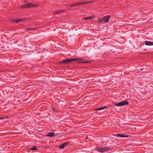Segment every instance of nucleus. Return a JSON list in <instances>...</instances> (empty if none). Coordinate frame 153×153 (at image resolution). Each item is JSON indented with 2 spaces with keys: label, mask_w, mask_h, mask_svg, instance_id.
I'll return each mask as SVG.
<instances>
[{
  "label": "nucleus",
  "mask_w": 153,
  "mask_h": 153,
  "mask_svg": "<svg viewBox=\"0 0 153 153\" xmlns=\"http://www.w3.org/2000/svg\"><path fill=\"white\" fill-rule=\"evenodd\" d=\"M110 16L107 15L103 17L102 18H99L98 21L99 22H104V23H107L108 22Z\"/></svg>",
  "instance_id": "obj_1"
},
{
  "label": "nucleus",
  "mask_w": 153,
  "mask_h": 153,
  "mask_svg": "<svg viewBox=\"0 0 153 153\" xmlns=\"http://www.w3.org/2000/svg\"><path fill=\"white\" fill-rule=\"evenodd\" d=\"M37 5L33 4L32 3H27L25 5L21 6V7L22 8L33 7L37 6Z\"/></svg>",
  "instance_id": "obj_2"
},
{
  "label": "nucleus",
  "mask_w": 153,
  "mask_h": 153,
  "mask_svg": "<svg viewBox=\"0 0 153 153\" xmlns=\"http://www.w3.org/2000/svg\"><path fill=\"white\" fill-rule=\"evenodd\" d=\"M81 60V59H67L64 60H62L61 62L63 63H69L71 62L76 61V60Z\"/></svg>",
  "instance_id": "obj_3"
},
{
  "label": "nucleus",
  "mask_w": 153,
  "mask_h": 153,
  "mask_svg": "<svg viewBox=\"0 0 153 153\" xmlns=\"http://www.w3.org/2000/svg\"><path fill=\"white\" fill-rule=\"evenodd\" d=\"M110 148L109 147H105L102 148H96V151L100 152H105L108 151L110 150Z\"/></svg>",
  "instance_id": "obj_4"
},
{
  "label": "nucleus",
  "mask_w": 153,
  "mask_h": 153,
  "mask_svg": "<svg viewBox=\"0 0 153 153\" xmlns=\"http://www.w3.org/2000/svg\"><path fill=\"white\" fill-rule=\"evenodd\" d=\"M128 102L126 101H123L117 103L115 105L117 106H120L128 104Z\"/></svg>",
  "instance_id": "obj_5"
},
{
  "label": "nucleus",
  "mask_w": 153,
  "mask_h": 153,
  "mask_svg": "<svg viewBox=\"0 0 153 153\" xmlns=\"http://www.w3.org/2000/svg\"><path fill=\"white\" fill-rule=\"evenodd\" d=\"M93 2L92 1H85V2H80V3H76V4H77V5H81V4H89V3H90L91 2Z\"/></svg>",
  "instance_id": "obj_6"
},
{
  "label": "nucleus",
  "mask_w": 153,
  "mask_h": 153,
  "mask_svg": "<svg viewBox=\"0 0 153 153\" xmlns=\"http://www.w3.org/2000/svg\"><path fill=\"white\" fill-rule=\"evenodd\" d=\"M145 44L146 45L148 46L153 45V42L148 41H145Z\"/></svg>",
  "instance_id": "obj_7"
},
{
  "label": "nucleus",
  "mask_w": 153,
  "mask_h": 153,
  "mask_svg": "<svg viewBox=\"0 0 153 153\" xmlns=\"http://www.w3.org/2000/svg\"><path fill=\"white\" fill-rule=\"evenodd\" d=\"M55 133L53 132H49L46 135L47 136L52 137L54 136Z\"/></svg>",
  "instance_id": "obj_8"
},
{
  "label": "nucleus",
  "mask_w": 153,
  "mask_h": 153,
  "mask_svg": "<svg viewBox=\"0 0 153 153\" xmlns=\"http://www.w3.org/2000/svg\"><path fill=\"white\" fill-rule=\"evenodd\" d=\"M67 144V143H65L60 145L59 148L60 149H63Z\"/></svg>",
  "instance_id": "obj_9"
},
{
  "label": "nucleus",
  "mask_w": 153,
  "mask_h": 153,
  "mask_svg": "<svg viewBox=\"0 0 153 153\" xmlns=\"http://www.w3.org/2000/svg\"><path fill=\"white\" fill-rule=\"evenodd\" d=\"M107 107L106 106H104L103 107L97 108L95 109V110H101L105 109Z\"/></svg>",
  "instance_id": "obj_10"
},
{
  "label": "nucleus",
  "mask_w": 153,
  "mask_h": 153,
  "mask_svg": "<svg viewBox=\"0 0 153 153\" xmlns=\"http://www.w3.org/2000/svg\"><path fill=\"white\" fill-rule=\"evenodd\" d=\"M117 136L119 137H127L128 136L126 135H123L121 134H117Z\"/></svg>",
  "instance_id": "obj_11"
},
{
  "label": "nucleus",
  "mask_w": 153,
  "mask_h": 153,
  "mask_svg": "<svg viewBox=\"0 0 153 153\" xmlns=\"http://www.w3.org/2000/svg\"><path fill=\"white\" fill-rule=\"evenodd\" d=\"M94 18V16H90L89 17H85L84 18L85 19H88V20H90L92 19H93Z\"/></svg>",
  "instance_id": "obj_12"
},
{
  "label": "nucleus",
  "mask_w": 153,
  "mask_h": 153,
  "mask_svg": "<svg viewBox=\"0 0 153 153\" xmlns=\"http://www.w3.org/2000/svg\"><path fill=\"white\" fill-rule=\"evenodd\" d=\"M64 11V10H61L59 11H57L55 12L54 13L57 14H59L63 12Z\"/></svg>",
  "instance_id": "obj_13"
},
{
  "label": "nucleus",
  "mask_w": 153,
  "mask_h": 153,
  "mask_svg": "<svg viewBox=\"0 0 153 153\" xmlns=\"http://www.w3.org/2000/svg\"><path fill=\"white\" fill-rule=\"evenodd\" d=\"M25 20V19H24V18L21 19H17V22H21L22 21L24 20Z\"/></svg>",
  "instance_id": "obj_14"
},
{
  "label": "nucleus",
  "mask_w": 153,
  "mask_h": 153,
  "mask_svg": "<svg viewBox=\"0 0 153 153\" xmlns=\"http://www.w3.org/2000/svg\"><path fill=\"white\" fill-rule=\"evenodd\" d=\"M79 62L81 63H88L90 62L89 61H84Z\"/></svg>",
  "instance_id": "obj_15"
},
{
  "label": "nucleus",
  "mask_w": 153,
  "mask_h": 153,
  "mask_svg": "<svg viewBox=\"0 0 153 153\" xmlns=\"http://www.w3.org/2000/svg\"><path fill=\"white\" fill-rule=\"evenodd\" d=\"M37 149L36 148V146L33 147L30 149L31 150H37Z\"/></svg>",
  "instance_id": "obj_16"
},
{
  "label": "nucleus",
  "mask_w": 153,
  "mask_h": 153,
  "mask_svg": "<svg viewBox=\"0 0 153 153\" xmlns=\"http://www.w3.org/2000/svg\"><path fill=\"white\" fill-rule=\"evenodd\" d=\"M77 4H72V5H71L70 6V7H74V6H77Z\"/></svg>",
  "instance_id": "obj_17"
},
{
  "label": "nucleus",
  "mask_w": 153,
  "mask_h": 153,
  "mask_svg": "<svg viewBox=\"0 0 153 153\" xmlns=\"http://www.w3.org/2000/svg\"><path fill=\"white\" fill-rule=\"evenodd\" d=\"M12 21H13V22H17V19H13L12 20Z\"/></svg>",
  "instance_id": "obj_18"
},
{
  "label": "nucleus",
  "mask_w": 153,
  "mask_h": 153,
  "mask_svg": "<svg viewBox=\"0 0 153 153\" xmlns=\"http://www.w3.org/2000/svg\"><path fill=\"white\" fill-rule=\"evenodd\" d=\"M30 29V28H28L27 29V30H33V29Z\"/></svg>",
  "instance_id": "obj_19"
},
{
  "label": "nucleus",
  "mask_w": 153,
  "mask_h": 153,
  "mask_svg": "<svg viewBox=\"0 0 153 153\" xmlns=\"http://www.w3.org/2000/svg\"><path fill=\"white\" fill-rule=\"evenodd\" d=\"M4 118H5L4 117H0V120H1V119H3Z\"/></svg>",
  "instance_id": "obj_20"
},
{
  "label": "nucleus",
  "mask_w": 153,
  "mask_h": 153,
  "mask_svg": "<svg viewBox=\"0 0 153 153\" xmlns=\"http://www.w3.org/2000/svg\"><path fill=\"white\" fill-rule=\"evenodd\" d=\"M87 137H86L85 138V139H86L87 138Z\"/></svg>",
  "instance_id": "obj_21"
},
{
  "label": "nucleus",
  "mask_w": 153,
  "mask_h": 153,
  "mask_svg": "<svg viewBox=\"0 0 153 153\" xmlns=\"http://www.w3.org/2000/svg\"><path fill=\"white\" fill-rule=\"evenodd\" d=\"M143 70V69H141V71H142V70Z\"/></svg>",
  "instance_id": "obj_22"
},
{
  "label": "nucleus",
  "mask_w": 153,
  "mask_h": 153,
  "mask_svg": "<svg viewBox=\"0 0 153 153\" xmlns=\"http://www.w3.org/2000/svg\"><path fill=\"white\" fill-rule=\"evenodd\" d=\"M27 2V1H25V2Z\"/></svg>",
  "instance_id": "obj_23"
}]
</instances>
